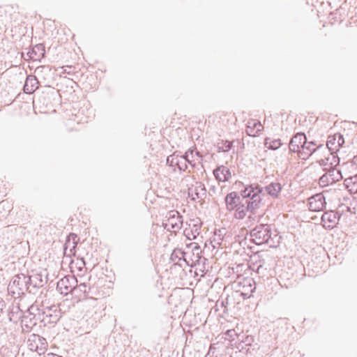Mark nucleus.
Listing matches in <instances>:
<instances>
[{"mask_svg": "<svg viewBox=\"0 0 357 357\" xmlns=\"http://www.w3.org/2000/svg\"><path fill=\"white\" fill-rule=\"evenodd\" d=\"M44 320L42 321L43 326L56 324L61 317V309L59 306L52 305L46 307L44 310Z\"/></svg>", "mask_w": 357, "mask_h": 357, "instance_id": "1a4fd4ad", "label": "nucleus"}, {"mask_svg": "<svg viewBox=\"0 0 357 357\" xmlns=\"http://www.w3.org/2000/svg\"><path fill=\"white\" fill-rule=\"evenodd\" d=\"M343 178L342 172L340 169L331 167L324 174H323L319 181L320 186L325 187L335 183Z\"/></svg>", "mask_w": 357, "mask_h": 357, "instance_id": "0eeeda50", "label": "nucleus"}, {"mask_svg": "<svg viewBox=\"0 0 357 357\" xmlns=\"http://www.w3.org/2000/svg\"><path fill=\"white\" fill-rule=\"evenodd\" d=\"M195 154H196L198 157H199V158H202V155L201 154V153H200V152H199V151H196Z\"/></svg>", "mask_w": 357, "mask_h": 357, "instance_id": "a18cd8bd", "label": "nucleus"}, {"mask_svg": "<svg viewBox=\"0 0 357 357\" xmlns=\"http://www.w3.org/2000/svg\"><path fill=\"white\" fill-rule=\"evenodd\" d=\"M27 346L32 351L37 352L39 355L44 354L47 351V340L37 334H31L27 340Z\"/></svg>", "mask_w": 357, "mask_h": 357, "instance_id": "423d86ee", "label": "nucleus"}, {"mask_svg": "<svg viewBox=\"0 0 357 357\" xmlns=\"http://www.w3.org/2000/svg\"><path fill=\"white\" fill-rule=\"evenodd\" d=\"M187 163L190 164L192 167H195V165L190 159H185L183 157H180V155L176 154V152H174L167 158V165L172 167H176L181 172H185L187 169Z\"/></svg>", "mask_w": 357, "mask_h": 357, "instance_id": "9b49d317", "label": "nucleus"}, {"mask_svg": "<svg viewBox=\"0 0 357 357\" xmlns=\"http://www.w3.org/2000/svg\"><path fill=\"white\" fill-rule=\"evenodd\" d=\"M238 185L243 187L241 190L243 198H249L234 208L235 218L242 220L245 217L247 212L255 213V211L263 205L262 200L266 194L264 192V188L257 183L244 185L242 182H239Z\"/></svg>", "mask_w": 357, "mask_h": 357, "instance_id": "f257e3e1", "label": "nucleus"}, {"mask_svg": "<svg viewBox=\"0 0 357 357\" xmlns=\"http://www.w3.org/2000/svg\"><path fill=\"white\" fill-rule=\"evenodd\" d=\"M218 152H228L233 146V143L229 140L220 139L216 144Z\"/></svg>", "mask_w": 357, "mask_h": 357, "instance_id": "c85d7f7f", "label": "nucleus"}, {"mask_svg": "<svg viewBox=\"0 0 357 357\" xmlns=\"http://www.w3.org/2000/svg\"><path fill=\"white\" fill-rule=\"evenodd\" d=\"M27 54V56H28V57H29V59H32V60H33V61H36V56H34L33 54H30V50L27 52V54Z\"/></svg>", "mask_w": 357, "mask_h": 357, "instance_id": "ea45409f", "label": "nucleus"}, {"mask_svg": "<svg viewBox=\"0 0 357 357\" xmlns=\"http://www.w3.org/2000/svg\"><path fill=\"white\" fill-rule=\"evenodd\" d=\"M172 213L173 214L170 215L167 222L163 223L162 225L164 228L167 231H172L175 232L182 227L183 217L176 211H173Z\"/></svg>", "mask_w": 357, "mask_h": 357, "instance_id": "f8f14e48", "label": "nucleus"}, {"mask_svg": "<svg viewBox=\"0 0 357 357\" xmlns=\"http://www.w3.org/2000/svg\"><path fill=\"white\" fill-rule=\"evenodd\" d=\"M51 68L49 66H40L36 68L35 73H36L38 75H41L44 73H50Z\"/></svg>", "mask_w": 357, "mask_h": 357, "instance_id": "473e14b6", "label": "nucleus"}, {"mask_svg": "<svg viewBox=\"0 0 357 357\" xmlns=\"http://www.w3.org/2000/svg\"><path fill=\"white\" fill-rule=\"evenodd\" d=\"M249 124H252V126H248V129L250 130V132L248 130L247 132L249 135H255V133H258L261 132L264 127L259 121H253L252 123L249 122Z\"/></svg>", "mask_w": 357, "mask_h": 357, "instance_id": "c756f323", "label": "nucleus"}, {"mask_svg": "<svg viewBox=\"0 0 357 357\" xmlns=\"http://www.w3.org/2000/svg\"><path fill=\"white\" fill-rule=\"evenodd\" d=\"M254 341L255 338L252 335H245L241 342L238 343L237 348L240 351H243L245 349L246 353L250 352Z\"/></svg>", "mask_w": 357, "mask_h": 357, "instance_id": "412c9836", "label": "nucleus"}, {"mask_svg": "<svg viewBox=\"0 0 357 357\" xmlns=\"http://www.w3.org/2000/svg\"><path fill=\"white\" fill-rule=\"evenodd\" d=\"M326 206L325 197L321 193H317L308 199L309 209L312 211H320Z\"/></svg>", "mask_w": 357, "mask_h": 357, "instance_id": "2eb2a0df", "label": "nucleus"}, {"mask_svg": "<svg viewBox=\"0 0 357 357\" xmlns=\"http://www.w3.org/2000/svg\"><path fill=\"white\" fill-rule=\"evenodd\" d=\"M191 230V223L189 224V227L185 228L183 231L184 235L189 239V240H193L195 239V238H193L192 232H190Z\"/></svg>", "mask_w": 357, "mask_h": 357, "instance_id": "f704fd0d", "label": "nucleus"}, {"mask_svg": "<svg viewBox=\"0 0 357 357\" xmlns=\"http://www.w3.org/2000/svg\"><path fill=\"white\" fill-rule=\"evenodd\" d=\"M190 191L191 190L189 189L188 190V195H191L192 197V200H195V199H203L206 197V188L204 186V185L202 183H197V186L195 187V197H193V194L190 193Z\"/></svg>", "mask_w": 357, "mask_h": 357, "instance_id": "4be33fe9", "label": "nucleus"}, {"mask_svg": "<svg viewBox=\"0 0 357 357\" xmlns=\"http://www.w3.org/2000/svg\"><path fill=\"white\" fill-rule=\"evenodd\" d=\"M191 231L193 234V238H195L200 234L202 222L199 219L190 220Z\"/></svg>", "mask_w": 357, "mask_h": 357, "instance_id": "7c9ffc66", "label": "nucleus"}, {"mask_svg": "<svg viewBox=\"0 0 357 357\" xmlns=\"http://www.w3.org/2000/svg\"><path fill=\"white\" fill-rule=\"evenodd\" d=\"M248 198H243L241 192H231L227 194L225 198L227 209L229 211L234 210L235 208L244 203Z\"/></svg>", "mask_w": 357, "mask_h": 357, "instance_id": "ddd939ff", "label": "nucleus"}, {"mask_svg": "<svg viewBox=\"0 0 357 357\" xmlns=\"http://www.w3.org/2000/svg\"><path fill=\"white\" fill-rule=\"evenodd\" d=\"M302 146L303 149L300 152L299 156L303 159L308 158L318 149V147H312V146L307 140L306 142H305Z\"/></svg>", "mask_w": 357, "mask_h": 357, "instance_id": "5701e85b", "label": "nucleus"}, {"mask_svg": "<svg viewBox=\"0 0 357 357\" xmlns=\"http://www.w3.org/2000/svg\"><path fill=\"white\" fill-rule=\"evenodd\" d=\"M306 142V135L304 132H298L294 135L290 140L289 149L291 152L300 154L303 149V144Z\"/></svg>", "mask_w": 357, "mask_h": 357, "instance_id": "4468645a", "label": "nucleus"}, {"mask_svg": "<svg viewBox=\"0 0 357 357\" xmlns=\"http://www.w3.org/2000/svg\"><path fill=\"white\" fill-rule=\"evenodd\" d=\"M282 142L280 139H271V137H266L264 139V146L271 150H277L282 146Z\"/></svg>", "mask_w": 357, "mask_h": 357, "instance_id": "a878e982", "label": "nucleus"}, {"mask_svg": "<svg viewBox=\"0 0 357 357\" xmlns=\"http://www.w3.org/2000/svg\"><path fill=\"white\" fill-rule=\"evenodd\" d=\"M30 54L36 56V61H40L45 56V46L42 43L36 45L30 50Z\"/></svg>", "mask_w": 357, "mask_h": 357, "instance_id": "393cba45", "label": "nucleus"}, {"mask_svg": "<svg viewBox=\"0 0 357 357\" xmlns=\"http://www.w3.org/2000/svg\"><path fill=\"white\" fill-rule=\"evenodd\" d=\"M90 289V286L86 283L84 282L78 284L77 281V285L73 289L72 295L78 301L86 298L89 296Z\"/></svg>", "mask_w": 357, "mask_h": 357, "instance_id": "dca6fc26", "label": "nucleus"}, {"mask_svg": "<svg viewBox=\"0 0 357 357\" xmlns=\"http://www.w3.org/2000/svg\"><path fill=\"white\" fill-rule=\"evenodd\" d=\"M71 69H72L71 66H66V68L64 69V72L68 74H70L71 73V71H70Z\"/></svg>", "mask_w": 357, "mask_h": 357, "instance_id": "37998d69", "label": "nucleus"}, {"mask_svg": "<svg viewBox=\"0 0 357 357\" xmlns=\"http://www.w3.org/2000/svg\"><path fill=\"white\" fill-rule=\"evenodd\" d=\"M77 285V278L74 275H67L59 280L56 284V289L65 296L72 294L73 289Z\"/></svg>", "mask_w": 357, "mask_h": 357, "instance_id": "6e6552de", "label": "nucleus"}, {"mask_svg": "<svg viewBox=\"0 0 357 357\" xmlns=\"http://www.w3.org/2000/svg\"><path fill=\"white\" fill-rule=\"evenodd\" d=\"M26 279L29 287L28 292L32 294H36L38 289L47 282L45 271H44V273L40 272L26 275Z\"/></svg>", "mask_w": 357, "mask_h": 357, "instance_id": "39448f33", "label": "nucleus"}, {"mask_svg": "<svg viewBox=\"0 0 357 357\" xmlns=\"http://www.w3.org/2000/svg\"><path fill=\"white\" fill-rule=\"evenodd\" d=\"M310 144L312 146V147H318L320 148L323 145L322 144H320L319 146L317 145V143L314 142V141H311V142H309Z\"/></svg>", "mask_w": 357, "mask_h": 357, "instance_id": "58836bf2", "label": "nucleus"}, {"mask_svg": "<svg viewBox=\"0 0 357 357\" xmlns=\"http://www.w3.org/2000/svg\"><path fill=\"white\" fill-rule=\"evenodd\" d=\"M201 253H202V251L200 250V248L198 245H195L192 250V256L199 255H201Z\"/></svg>", "mask_w": 357, "mask_h": 357, "instance_id": "e433bc0d", "label": "nucleus"}, {"mask_svg": "<svg viewBox=\"0 0 357 357\" xmlns=\"http://www.w3.org/2000/svg\"><path fill=\"white\" fill-rule=\"evenodd\" d=\"M45 307L36 302L31 305L22 316V327L23 331H30L38 323L44 320V310Z\"/></svg>", "mask_w": 357, "mask_h": 357, "instance_id": "f03ea898", "label": "nucleus"}, {"mask_svg": "<svg viewBox=\"0 0 357 357\" xmlns=\"http://www.w3.org/2000/svg\"><path fill=\"white\" fill-rule=\"evenodd\" d=\"M267 194L273 197H278L279 192L282 190V185L280 183H271L265 188Z\"/></svg>", "mask_w": 357, "mask_h": 357, "instance_id": "b1692460", "label": "nucleus"}, {"mask_svg": "<svg viewBox=\"0 0 357 357\" xmlns=\"http://www.w3.org/2000/svg\"><path fill=\"white\" fill-rule=\"evenodd\" d=\"M189 259L191 261H190L189 266L199 265L201 263H204V261H206V258L203 257L201 255L191 257L190 253H189L188 259Z\"/></svg>", "mask_w": 357, "mask_h": 357, "instance_id": "2f4dec72", "label": "nucleus"}, {"mask_svg": "<svg viewBox=\"0 0 357 357\" xmlns=\"http://www.w3.org/2000/svg\"><path fill=\"white\" fill-rule=\"evenodd\" d=\"M341 215L334 211L325 212L321 216V221L324 226L328 228H332L336 225L340 218Z\"/></svg>", "mask_w": 357, "mask_h": 357, "instance_id": "f3484780", "label": "nucleus"}, {"mask_svg": "<svg viewBox=\"0 0 357 357\" xmlns=\"http://www.w3.org/2000/svg\"><path fill=\"white\" fill-rule=\"evenodd\" d=\"M47 357H62L58 354H53V353H50L47 354Z\"/></svg>", "mask_w": 357, "mask_h": 357, "instance_id": "79ce46f5", "label": "nucleus"}, {"mask_svg": "<svg viewBox=\"0 0 357 357\" xmlns=\"http://www.w3.org/2000/svg\"><path fill=\"white\" fill-rule=\"evenodd\" d=\"M352 163H353V165L357 166V155L353 158Z\"/></svg>", "mask_w": 357, "mask_h": 357, "instance_id": "c03bdc74", "label": "nucleus"}, {"mask_svg": "<svg viewBox=\"0 0 357 357\" xmlns=\"http://www.w3.org/2000/svg\"><path fill=\"white\" fill-rule=\"evenodd\" d=\"M8 289L10 293L19 296L24 294L26 291L28 292L29 287L26 275L20 273L14 275L8 284Z\"/></svg>", "mask_w": 357, "mask_h": 357, "instance_id": "20e7f679", "label": "nucleus"}, {"mask_svg": "<svg viewBox=\"0 0 357 357\" xmlns=\"http://www.w3.org/2000/svg\"><path fill=\"white\" fill-rule=\"evenodd\" d=\"M70 235L73 236V244H74L73 248H75L76 246V244H77V243L75 241V239L77 238V236L76 234H71Z\"/></svg>", "mask_w": 357, "mask_h": 357, "instance_id": "a19ab883", "label": "nucleus"}, {"mask_svg": "<svg viewBox=\"0 0 357 357\" xmlns=\"http://www.w3.org/2000/svg\"><path fill=\"white\" fill-rule=\"evenodd\" d=\"M189 153L192 155L193 154V150L191 149H189L187 152L185 153L184 155H180V157H183L185 159H189Z\"/></svg>", "mask_w": 357, "mask_h": 357, "instance_id": "4c0bfd02", "label": "nucleus"}, {"mask_svg": "<svg viewBox=\"0 0 357 357\" xmlns=\"http://www.w3.org/2000/svg\"><path fill=\"white\" fill-rule=\"evenodd\" d=\"M337 142V146L339 149L342 146V145L344 144V139L343 137V135L340 133L337 132L335 134Z\"/></svg>", "mask_w": 357, "mask_h": 357, "instance_id": "c9c22d12", "label": "nucleus"}, {"mask_svg": "<svg viewBox=\"0 0 357 357\" xmlns=\"http://www.w3.org/2000/svg\"><path fill=\"white\" fill-rule=\"evenodd\" d=\"M326 146L328 149L331 151V154L339 151V147L337 146V142L335 135L328 137Z\"/></svg>", "mask_w": 357, "mask_h": 357, "instance_id": "bb28decb", "label": "nucleus"}, {"mask_svg": "<svg viewBox=\"0 0 357 357\" xmlns=\"http://www.w3.org/2000/svg\"><path fill=\"white\" fill-rule=\"evenodd\" d=\"M271 226L267 224L257 225L250 231L251 241L256 245L268 243L271 237Z\"/></svg>", "mask_w": 357, "mask_h": 357, "instance_id": "7ed1b4c3", "label": "nucleus"}, {"mask_svg": "<svg viewBox=\"0 0 357 357\" xmlns=\"http://www.w3.org/2000/svg\"><path fill=\"white\" fill-rule=\"evenodd\" d=\"M39 82L35 75H28L23 86V91L31 94L38 89Z\"/></svg>", "mask_w": 357, "mask_h": 357, "instance_id": "6ab92c4d", "label": "nucleus"}, {"mask_svg": "<svg viewBox=\"0 0 357 357\" xmlns=\"http://www.w3.org/2000/svg\"><path fill=\"white\" fill-rule=\"evenodd\" d=\"M227 304V302H225L224 301H220L218 300L216 302L215 304V310L218 311L220 310V308L223 309V312L225 313L227 310L226 305Z\"/></svg>", "mask_w": 357, "mask_h": 357, "instance_id": "72a5a7b5", "label": "nucleus"}, {"mask_svg": "<svg viewBox=\"0 0 357 357\" xmlns=\"http://www.w3.org/2000/svg\"><path fill=\"white\" fill-rule=\"evenodd\" d=\"M189 253L185 252L181 249H174L171 254L170 259L174 262V264H179L183 260L186 263L188 266H190V261L188 260Z\"/></svg>", "mask_w": 357, "mask_h": 357, "instance_id": "aec40b11", "label": "nucleus"}, {"mask_svg": "<svg viewBox=\"0 0 357 357\" xmlns=\"http://www.w3.org/2000/svg\"><path fill=\"white\" fill-rule=\"evenodd\" d=\"M213 175L219 182L228 181L231 177V174L229 168L225 165L218 166L213 170Z\"/></svg>", "mask_w": 357, "mask_h": 357, "instance_id": "a211bd4d", "label": "nucleus"}, {"mask_svg": "<svg viewBox=\"0 0 357 357\" xmlns=\"http://www.w3.org/2000/svg\"><path fill=\"white\" fill-rule=\"evenodd\" d=\"M344 184L349 190L357 192V174L344 179Z\"/></svg>", "mask_w": 357, "mask_h": 357, "instance_id": "cd10ccee", "label": "nucleus"}, {"mask_svg": "<svg viewBox=\"0 0 357 357\" xmlns=\"http://www.w3.org/2000/svg\"><path fill=\"white\" fill-rule=\"evenodd\" d=\"M239 287L238 291L241 292V296L244 298H249L256 289V283L252 278H243L237 282Z\"/></svg>", "mask_w": 357, "mask_h": 357, "instance_id": "9d476101", "label": "nucleus"}]
</instances>
